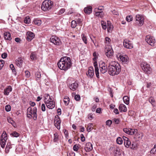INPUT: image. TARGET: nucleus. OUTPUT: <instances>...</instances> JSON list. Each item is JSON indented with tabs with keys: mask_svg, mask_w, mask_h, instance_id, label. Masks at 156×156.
<instances>
[{
	"mask_svg": "<svg viewBox=\"0 0 156 156\" xmlns=\"http://www.w3.org/2000/svg\"><path fill=\"white\" fill-rule=\"evenodd\" d=\"M58 65L61 70L67 71L71 68L72 65L70 58L67 56L62 57L58 62Z\"/></svg>",
	"mask_w": 156,
	"mask_h": 156,
	"instance_id": "nucleus-1",
	"label": "nucleus"
},
{
	"mask_svg": "<svg viewBox=\"0 0 156 156\" xmlns=\"http://www.w3.org/2000/svg\"><path fill=\"white\" fill-rule=\"evenodd\" d=\"M109 74L112 76L117 75L120 71V66L118 63L112 61L108 66Z\"/></svg>",
	"mask_w": 156,
	"mask_h": 156,
	"instance_id": "nucleus-2",
	"label": "nucleus"
},
{
	"mask_svg": "<svg viewBox=\"0 0 156 156\" xmlns=\"http://www.w3.org/2000/svg\"><path fill=\"white\" fill-rule=\"evenodd\" d=\"M53 3L51 0H45L42 3L41 6L42 9L44 11L50 10L52 7Z\"/></svg>",
	"mask_w": 156,
	"mask_h": 156,
	"instance_id": "nucleus-3",
	"label": "nucleus"
},
{
	"mask_svg": "<svg viewBox=\"0 0 156 156\" xmlns=\"http://www.w3.org/2000/svg\"><path fill=\"white\" fill-rule=\"evenodd\" d=\"M142 70L147 74H150L152 72V69L149 64L146 62H143L140 64Z\"/></svg>",
	"mask_w": 156,
	"mask_h": 156,
	"instance_id": "nucleus-4",
	"label": "nucleus"
},
{
	"mask_svg": "<svg viewBox=\"0 0 156 156\" xmlns=\"http://www.w3.org/2000/svg\"><path fill=\"white\" fill-rule=\"evenodd\" d=\"M93 56L94 58H93V60L94 61V65L95 68V72L97 78H99V68L98 67V63L96 61L97 59L98 58V54L94 52L93 53Z\"/></svg>",
	"mask_w": 156,
	"mask_h": 156,
	"instance_id": "nucleus-5",
	"label": "nucleus"
},
{
	"mask_svg": "<svg viewBox=\"0 0 156 156\" xmlns=\"http://www.w3.org/2000/svg\"><path fill=\"white\" fill-rule=\"evenodd\" d=\"M37 108L35 107L33 109L30 107H29L27 109V113H29L32 115H33V118L34 120L37 119Z\"/></svg>",
	"mask_w": 156,
	"mask_h": 156,
	"instance_id": "nucleus-6",
	"label": "nucleus"
},
{
	"mask_svg": "<svg viewBox=\"0 0 156 156\" xmlns=\"http://www.w3.org/2000/svg\"><path fill=\"white\" fill-rule=\"evenodd\" d=\"M144 20L143 16L137 14L136 16L135 23L139 26H141L144 24Z\"/></svg>",
	"mask_w": 156,
	"mask_h": 156,
	"instance_id": "nucleus-7",
	"label": "nucleus"
},
{
	"mask_svg": "<svg viewBox=\"0 0 156 156\" xmlns=\"http://www.w3.org/2000/svg\"><path fill=\"white\" fill-rule=\"evenodd\" d=\"M7 139V134L6 133L5 131H4L1 136L0 145L2 148H4Z\"/></svg>",
	"mask_w": 156,
	"mask_h": 156,
	"instance_id": "nucleus-8",
	"label": "nucleus"
},
{
	"mask_svg": "<svg viewBox=\"0 0 156 156\" xmlns=\"http://www.w3.org/2000/svg\"><path fill=\"white\" fill-rule=\"evenodd\" d=\"M118 59L121 61L122 63L124 64L126 63L128 61V57L126 55H123L120 53H118L116 55Z\"/></svg>",
	"mask_w": 156,
	"mask_h": 156,
	"instance_id": "nucleus-9",
	"label": "nucleus"
},
{
	"mask_svg": "<svg viewBox=\"0 0 156 156\" xmlns=\"http://www.w3.org/2000/svg\"><path fill=\"white\" fill-rule=\"evenodd\" d=\"M99 66L100 73L104 74L107 70V64L104 62H100L99 64Z\"/></svg>",
	"mask_w": 156,
	"mask_h": 156,
	"instance_id": "nucleus-10",
	"label": "nucleus"
},
{
	"mask_svg": "<svg viewBox=\"0 0 156 156\" xmlns=\"http://www.w3.org/2000/svg\"><path fill=\"white\" fill-rule=\"evenodd\" d=\"M50 41L51 42L56 45H59L61 44V41L59 38L54 36L51 37L50 39Z\"/></svg>",
	"mask_w": 156,
	"mask_h": 156,
	"instance_id": "nucleus-11",
	"label": "nucleus"
},
{
	"mask_svg": "<svg viewBox=\"0 0 156 156\" xmlns=\"http://www.w3.org/2000/svg\"><path fill=\"white\" fill-rule=\"evenodd\" d=\"M146 41L151 46H154L155 43V40L154 37L149 35H147L146 37Z\"/></svg>",
	"mask_w": 156,
	"mask_h": 156,
	"instance_id": "nucleus-12",
	"label": "nucleus"
},
{
	"mask_svg": "<svg viewBox=\"0 0 156 156\" xmlns=\"http://www.w3.org/2000/svg\"><path fill=\"white\" fill-rule=\"evenodd\" d=\"M54 125L58 129L60 128L61 121L59 117L57 115L55 116L54 121Z\"/></svg>",
	"mask_w": 156,
	"mask_h": 156,
	"instance_id": "nucleus-13",
	"label": "nucleus"
},
{
	"mask_svg": "<svg viewBox=\"0 0 156 156\" xmlns=\"http://www.w3.org/2000/svg\"><path fill=\"white\" fill-rule=\"evenodd\" d=\"M105 54L107 57L110 58L113 55V52L110 46L105 48Z\"/></svg>",
	"mask_w": 156,
	"mask_h": 156,
	"instance_id": "nucleus-14",
	"label": "nucleus"
},
{
	"mask_svg": "<svg viewBox=\"0 0 156 156\" xmlns=\"http://www.w3.org/2000/svg\"><path fill=\"white\" fill-rule=\"evenodd\" d=\"M124 47L128 49H131L133 48L132 44L131 42L127 39H125L123 41Z\"/></svg>",
	"mask_w": 156,
	"mask_h": 156,
	"instance_id": "nucleus-15",
	"label": "nucleus"
},
{
	"mask_svg": "<svg viewBox=\"0 0 156 156\" xmlns=\"http://www.w3.org/2000/svg\"><path fill=\"white\" fill-rule=\"evenodd\" d=\"M45 103L47 108L49 109H52L55 107V102L53 101L47 100L45 101Z\"/></svg>",
	"mask_w": 156,
	"mask_h": 156,
	"instance_id": "nucleus-16",
	"label": "nucleus"
},
{
	"mask_svg": "<svg viewBox=\"0 0 156 156\" xmlns=\"http://www.w3.org/2000/svg\"><path fill=\"white\" fill-rule=\"evenodd\" d=\"M123 131L126 133L130 135H133L135 134L137 132L136 129H128L127 128H124L123 129Z\"/></svg>",
	"mask_w": 156,
	"mask_h": 156,
	"instance_id": "nucleus-17",
	"label": "nucleus"
},
{
	"mask_svg": "<svg viewBox=\"0 0 156 156\" xmlns=\"http://www.w3.org/2000/svg\"><path fill=\"white\" fill-rule=\"evenodd\" d=\"M26 35L27 36V39L29 41H31L35 36L34 34L31 31L27 32Z\"/></svg>",
	"mask_w": 156,
	"mask_h": 156,
	"instance_id": "nucleus-18",
	"label": "nucleus"
},
{
	"mask_svg": "<svg viewBox=\"0 0 156 156\" xmlns=\"http://www.w3.org/2000/svg\"><path fill=\"white\" fill-rule=\"evenodd\" d=\"M84 149L86 152H89L92 150V145L90 143H87L86 144Z\"/></svg>",
	"mask_w": 156,
	"mask_h": 156,
	"instance_id": "nucleus-19",
	"label": "nucleus"
},
{
	"mask_svg": "<svg viewBox=\"0 0 156 156\" xmlns=\"http://www.w3.org/2000/svg\"><path fill=\"white\" fill-rule=\"evenodd\" d=\"M78 86V84L77 82H75L74 83L69 84V88L73 91L75 90Z\"/></svg>",
	"mask_w": 156,
	"mask_h": 156,
	"instance_id": "nucleus-20",
	"label": "nucleus"
},
{
	"mask_svg": "<svg viewBox=\"0 0 156 156\" xmlns=\"http://www.w3.org/2000/svg\"><path fill=\"white\" fill-rule=\"evenodd\" d=\"M12 88L10 86H9L7 88L5 89L4 90V94L6 95H8L9 93L12 91Z\"/></svg>",
	"mask_w": 156,
	"mask_h": 156,
	"instance_id": "nucleus-21",
	"label": "nucleus"
},
{
	"mask_svg": "<svg viewBox=\"0 0 156 156\" xmlns=\"http://www.w3.org/2000/svg\"><path fill=\"white\" fill-rule=\"evenodd\" d=\"M87 75L90 78H92L94 75V71L92 67H90L88 70L87 73H86Z\"/></svg>",
	"mask_w": 156,
	"mask_h": 156,
	"instance_id": "nucleus-22",
	"label": "nucleus"
},
{
	"mask_svg": "<svg viewBox=\"0 0 156 156\" xmlns=\"http://www.w3.org/2000/svg\"><path fill=\"white\" fill-rule=\"evenodd\" d=\"M4 36L5 40L10 41L12 39L11 35L9 32H6L4 34Z\"/></svg>",
	"mask_w": 156,
	"mask_h": 156,
	"instance_id": "nucleus-23",
	"label": "nucleus"
},
{
	"mask_svg": "<svg viewBox=\"0 0 156 156\" xmlns=\"http://www.w3.org/2000/svg\"><path fill=\"white\" fill-rule=\"evenodd\" d=\"M84 12L86 14H90L92 12V8L90 6L85 7L84 9Z\"/></svg>",
	"mask_w": 156,
	"mask_h": 156,
	"instance_id": "nucleus-24",
	"label": "nucleus"
},
{
	"mask_svg": "<svg viewBox=\"0 0 156 156\" xmlns=\"http://www.w3.org/2000/svg\"><path fill=\"white\" fill-rule=\"evenodd\" d=\"M23 60L20 58H18L16 60V64L19 67L21 66L23 64Z\"/></svg>",
	"mask_w": 156,
	"mask_h": 156,
	"instance_id": "nucleus-25",
	"label": "nucleus"
},
{
	"mask_svg": "<svg viewBox=\"0 0 156 156\" xmlns=\"http://www.w3.org/2000/svg\"><path fill=\"white\" fill-rule=\"evenodd\" d=\"M119 109L120 112H125L127 111V108L126 106L123 104H121L119 106Z\"/></svg>",
	"mask_w": 156,
	"mask_h": 156,
	"instance_id": "nucleus-26",
	"label": "nucleus"
},
{
	"mask_svg": "<svg viewBox=\"0 0 156 156\" xmlns=\"http://www.w3.org/2000/svg\"><path fill=\"white\" fill-rule=\"evenodd\" d=\"M135 135L134 138H136L137 139H141L143 136V134L140 133H138L137 130V132L136 133H135V134H134Z\"/></svg>",
	"mask_w": 156,
	"mask_h": 156,
	"instance_id": "nucleus-27",
	"label": "nucleus"
},
{
	"mask_svg": "<svg viewBox=\"0 0 156 156\" xmlns=\"http://www.w3.org/2000/svg\"><path fill=\"white\" fill-rule=\"evenodd\" d=\"M95 15L96 16L102 18L103 17L104 14L102 11H97L95 12Z\"/></svg>",
	"mask_w": 156,
	"mask_h": 156,
	"instance_id": "nucleus-28",
	"label": "nucleus"
},
{
	"mask_svg": "<svg viewBox=\"0 0 156 156\" xmlns=\"http://www.w3.org/2000/svg\"><path fill=\"white\" fill-rule=\"evenodd\" d=\"M123 100L124 103L128 105L129 103V98L127 96H125L123 98Z\"/></svg>",
	"mask_w": 156,
	"mask_h": 156,
	"instance_id": "nucleus-29",
	"label": "nucleus"
},
{
	"mask_svg": "<svg viewBox=\"0 0 156 156\" xmlns=\"http://www.w3.org/2000/svg\"><path fill=\"white\" fill-rule=\"evenodd\" d=\"M63 101L66 105H68L69 102V98L68 97L64 98Z\"/></svg>",
	"mask_w": 156,
	"mask_h": 156,
	"instance_id": "nucleus-30",
	"label": "nucleus"
},
{
	"mask_svg": "<svg viewBox=\"0 0 156 156\" xmlns=\"http://www.w3.org/2000/svg\"><path fill=\"white\" fill-rule=\"evenodd\" d=\"M35 24L37 26H40L41 24V21L40 20L38 19H35L34 21Z\"/></svg>",
	"mask_w": 156,
	"mask_h": 156,
	"instance_id": "nucleus-31",
	"label": "nucleus"
},
{
	"mask_svg": "<svg viewBox=\"0 0 156 156\" xmlns=\"http://www.w3.org/2000/svg\"><path fill=\"white\" fill-rule=\"evenodd\" d=\"M12 147L10 144H7L5 148V152L6 153H8L9 151V149L12 148Z\"/></svg>",
	"mask_w": 156,
	"mask_h": 156,
	"instance_id": "nucleus-32",
	"label": "nucleus"
},
{
	"mask_svg": "<svg viewBox=\"0 0 156 156\" xmlns=\"http://www.w3.org/2000/svg\"><path fill=\"white\" fill-rule=\"evenodd\" d=\"M93 124L92 123H89L87 125V130L88 132H90L93 129Z\"/></svg>",
	"mask_w": 156,
	"mask_h": 156,
	"instance_id": "nucleus-33",
	"label": "nucleus"
},
{
	"mask_svg": "<svg viewBox=\"0 0 156 156\" xmlns=\"http://www.w3.org/2000/svg\"><path fill=\"white\" fill-rule=\"evenodd\" d=\"M111 39L108 37H106L105 38V43L107 45H109L111 42Z\"/></svg>",
	"mask_w": 156,
	"mask_h": 156,
	"instance_id": "nucleus-34",
	"label": "nucleus"
},
{
	"mask_svg": "<svg viewBox=\"0 0 156 156\" xmlns=\"http://www.w3.org/2000/svg\"><path fill=\"white\" fill-rule=\"evenodd\" d=\"M24 22L26 23L29 24L30 23V17L28 16L26 17Z\"/></svg>",
	"mask_w": 156,
	"mask_h": 156,
	"instance_id": "nucleus-35",
	"label": "nucleus"
},
{
	"mask_svg": "<svg viewBox=\"0 0 156 156\" xmlns=\"http://www.w3.org/2000/svg\"><path fill=\"white\" fill-rule=\"evenodd\" d=\"M90 38L92 41V42L94 43V45L96 46V40L95 39V37L93 36L90 37Z\"/></svg>",
	"mask_w": 156,
	"mask_h": 156,
	"instance_id": "nucleus-36",
	"label": "nucleus"
},
{
	"mask_svg": "<svg viewBox=\"0 0 156 156\" xmlns=\"http://www.w3.org/2000/svg\"><path fill=\"white\" fill-rule=\"evenodd\" d=\"M30 58L32 60H35L36 59V55L35 52L31 53L30 55Z\"/></svg>",
	"mask_w": 156,
	"mask_h": 156,
	"instance_id": "nucleus-37",
	"label": "nucleus"
},
{
	"mask_svg": "<svg viewBox=\"0 0 156 156\" xmlns=\"http://www.w3.org/2000/svg\"><path fill=\"white\" fill-rule=\"evenodd\" d=\"M117 143L119 144H122L123 140L121 138L118 137L116 139Z\"/></svg>",
	"mask_w": 156,
	"mask_h": 156,
	"instance_id": "nucleus-38",
	"label": "nucleus"
},
{
	"mask_svg": "<svg viewBox=\"0 0 156 156\" xmlns=\"http://www.w3.org/2000/svg\"><path fill=\"white\" fill-rule=\"evenodd\" d=\"M36 79L37 80H39L41 77V74L40 72H37L36 73Z\"/></svg>",
	"mask_w": 156,
	"mask_h": 156,
	"instance_id": "nucleus-39",
	"label": "nucleus"
},
{
	"mask_svg": "<svg viewBox=\"0 0 156 156\" xmlns=\"http://www.w3.org/2000/svg\"><path fill=\"white\" fill-rule=\"evenodd\" d=\"M58 135L57 133H55L54 134L53 141L54 142H56L58 141Z\"/></svg>",
	"mask_w": 156,
	"mask_h": 156,
	"instance_id": "nucleus-40",
	"label": "nucleus"
},
{
	"mask_svg": "<svg viewBox=\"0 0 156 156\" xmlns=\"http://www.w3.org/2000/svg\"><path fill=\"white\" fill-rule=\"evenodd\" d=\"M76 22L75 20H73L71 23V27L72 28H74L76 26Z\"/></svg>",
	"mask_w": 156,
	"mask_h": 156,
	"instance_id": "nucleus-41",
	"label": "nucleus"
},
{
	"mask_svg": "<svg viewBox=\"0 0 156 156\" xmlns=\"http://www.w3.org/2000/svg\"><path fill=\"white\" fill-rule=\"evenodd\" d=\"M124 144L125 146L126 147H128L130 145L131 142L129 140H128L126 141L125 142H124Z\"/></svg>",
	"mask_w": 156,
	"mask_h": 156,
	"instance_id": "nucleus-42",
	"label": "nucleus"
},
{
	"mask_svg": "<svg viewBox=\"0 0 156 156\" xmlns=\"http://www.w3.org/2000/svg\"><path fill=\"white\" fill-rule=\"evenodd\" d=\"M82 39L84 42V43L86 44H87V38L85 36L84 34H82Z\"/></svg>",
	"mask_w": 156,
	"mask_h": 156,
	"instance_id": "nucleus-43",
	"label": "nucleus"
},
{
	"mask_svg": "<svg viewBox=\"0 0 156 156\" xmlns=\"http://www.w3.org/2000/svg\"><path fill=\"white\" fill-rule=\"evenodd\" d=\"M151 154H154L156 153V145H155L154 147L150 151Z\"/></svg>",
	"mask_w": 156,
	"mask_h": 156,
	"instance_id": "nucleus-44",
	"label": "nucleus"
},
{
	"mask_svg": "<svg viewBox=\"0 0 156 156\" xmlns=\"http://www.w3.org/2000/svg\"><path fill=\"white\" fill-rule=\"evenodd\" d=\"M126 20L128 22H130L133 20V17L130 16H129L126 17Z\"/></svg>",
	"mask_w": 156,
	"mask_h": 156,
	"instance_id": "nucleus-45",
	"label": "nucleus"
},
{
	"mask_svg": "<svg viewBox=\"0 0 156 156\" xmlns=\"http://www.w3.org/2000/svg\"><path fill=\"white\" fill-rule=\"evenodd\" d=\"M11 135L14 137H18L20 134L16 132H14L11 134Z\"/></svg>",
	"mask_w": 156,
	"mask_h": 156,
	"instance_id": "nucleus-46",
	"label": "nucleus"
},
{
	"mask_svg": "<svg viewBox=\"0 0 156 156\" xmlns=\"http://www.w3.org/2000/svg\"><path fill=\"white\" fill-rule=\"evenodd\" d=\"M114 154L115 156H119L120 154V153L119 151V150L116 149L114 151Z\"/></svg>",
	"mask_w": 156,
	"mask_h": 156,
	"instance_id": "nucleus-47",
	"label": "nucleus"
},
{
	"mask_svg": "<svg viewBox=\"0 0 156 156\" xmlns=\"http://www.w3.org/2000/svg\"><path fill=\"white\" fill-rule=\"evenodd\" d=\"M10 67L11 69V70H12V72L14 73H16V69L13 65L12 64H10Z\"/></svg>",
	"mask_w": 156,
	"mask_h": 156,
	"instance_id": "nucleus-48",
	"label": "nucleus"
},
{
	"mask_svg": "<svg viewBox=\"0 0 156 156\" xmlns=\"http://www.w3.org/2000/svg\"><path fill=\"white\" fill-rule=\"evenodd\" d=\"M101 24L102 28L104 30H105L107 28L106 23H104L103 22H101Z\"/></svg>",
	"mask_w": 156,
	"mask_h": 156,
	"instance_id": "nucleus-49",
	"label": "nucleus"
},
{
	"mask_svg": "<svg viewBox=\"0 0 156 156\" xmlns=\"http://www.w3.org/2000/svg\"><path fill=\"white\" fill-rule=\"evenodd\" d=\"M113 28V27L112 25H111V24L109 25V24H108V27H107V29H108V31L109 32H110V31H111Z\"/></svg>",
	"mask_w": 156,
	"mask_h": 156,
	"instance_id": "nucleus-50",
	"label": "nucleus"
},
{
	"mask_svg": "<svg viewBox=\"0 0 156 156\" xmlns=\"http://www.w3.org/2000/svg\"><path fill=\"white\" fill-rule=\"evenodd\" d=\"M74 98L76 101H79L80 100V97L79 95L77 94L75 96Z\"/></svg>",
	"mask_w": 156,
	"mask_h": 156,
	"instance_id": "nucleus-51",
	"label": "nucleus"
},
{
	"mask_svg": "<svg viewBox=\"0 0 156 156\" xmlns=\"http://www.w3.org/2000/svg\"><path fill=\"white\" fill-rule=\"evenodd\" d=\"M4 64V61L3 60H0V68H2Z\"/></svg>",
	"mask_w": 156,
	"mask_h": 156,
	"instance_id": "nucleus-52",
	"label": "nucleus"
},
{
	"mask_svg": "<svg viewBox=\"0 0 156 156\" xmlns=\"http://www.w3.org/2000/svg\"><path fill=\"white\" fill-rule=\"evenodd\" d=\"M78 149V146L77 144H75L73 147V149L74 151H77Z\"/></svg>",
	"mask_w": 156,
	"mask_h": 156,
	"instance_id": "nucleus-53",
	"label": "nucleus"
},
{
	"mask_svg": "<svg viewBox=\"0 0 156 156\" xmlns=\"http://www.w3.org/2000/svg\"><path fill=\"white\" fill-rule=\"evenodd\" d=\"M5 109L6 111L9 112L10 110L11 107L9 105H7L5 107Z\"/></svg>",
	"mask_w": 156,
	"mask_h": 156,
	"instance_id": "nucleus-54",
	"label": "nucleus"
},
{
	"mask_svg": "<svg viewBox=\"0 0 156 156\" xmlns=\"http://www.w3.org/2000/svg\"><path fill=\"white\" fill-rule=\"evenodd\" d=\"M8 121L9 123H11L13 126L14 124V122L11 119L9 118L8 119Z\"/></svg>",
	"mask_w": 156,
	"mask_h": 156,
	"instance_id": "nucleus-55",
	"label": "nucleus"
},
{
	"mask_svg": "<svg viewBox=\"0 0 156 156\" xmlns=\"http://www.w3.org/2000/svg\"><path fill=\"white\" fill-rule=\"evenodd\" d=\"M41 109L42 111L43 112H44L45 111L46 107L45 105L44 104H43L41 105Z\"/></svg>",
	"mask_w": 156,
	"mask_h": 156,
	"instance_id": "nucleus-56",
	"label": "nucleus"
},
{
	"mask_svg": "<svg viewBox=\"0 0 156 156\" xmlns=\"http://www.w3.org/2000/svg\"><path fill=\"white\" fill-rule=\"evenodd\" d=\"M25 76L27 77H29L30 75V72L28 71H25Z\"/></svg>",
	"mask_w": 156,
	"mask_h": 156,
	"instance_id": "nucleus-57",
	"label": "nucleus"
},
{
	"mask_svg": "<svg viewBox=\"0 0 156 156\" xmlns=\"http://www.w3.org/2000/svg\"><path fill=\"white\" fill-rule=\"evenodd\" d=\"M112 121L110 120H108L106 122V124L107 125L110 126L112 124Z\"/></svg>",
	"mask_w": 156,
	"mask_h": 156,
	"instance_id": "nucleus-58",
	"label": "nucleus"
},
{
	"mask_svg": "<svg viewBox=\"0 0 156 156\" xmlns=\"http://www.w3.org/2000/svg\"><path fill=\"white\" fill-rule=\"evenodd\" d=\"M97 107V105L96 104H94L92 106V108H91V110L93 112H94L95 110V109Z\"/></svg>",
	"mask_w": 156,
	"mask_h": 156,
	"instance_id": "nucleus-59",
	"label": "nucleus"
},
{
	"mask_svg": "<svg viewBox=\"0 0 156 156\" xmlns=\"http://www.w3.org/2000/svg\"><path fill=\"white\" fill-rule=\"evenodd\" d=\"M113 121L115 123L118 124L119 122V119H114L113 120Z\"/></svg>",
	"mask_w": 156,
	"mask_h": 156,
	"instance_id": "nucleus-60",
	"label": "nucleus"
},
{
	"mask_svg": "<svg viewBox=\"0 0 156 156\" xmlns=\"http://www.w3.org/2000/svg\"><path fill=\"white\" fill-rule=\"evenodd\" d=\"M104 9V7L102 6H99L97 9H95V11H96L97 10L101 11Z\"/></svg>",
	"mask_w": 156,
	"mask_h": 156,
	"instance_id": "nucleus-61",
	"label": "nucleus"
},
{
	"mask_svg": "<svg viewBox=\"0 0 156 156\" xmlns=\"http://www.w3.org/2000/svg\"><path fill=\"white\" fill-rule=\"evenodd\" d=\"M80 138L82 141L83 142L85 140V138L83 134H81L80 135Z\"/></svg>",
	"mask_w": 156,
	"mask_h": 156,
	"instance_id": "nucleus-62",
	"label": "nucleus"
},
{
	"mask_svg": "<svg viewBox=\"0 0 156 156\" xmlns=\"http://www.w3.org/2000/svg\"><path fill=\"white\" fill-rule=\"evenodd\" d=\"M7 57V54L6 53H3L2 55V57L3 58H5Z\"/></svg>",
	"mask_w": 156,
	"mask_h": 156,
	"instance_id": "nucleus-63",
	"label": "nucleus"
},
{
	"mask_svg": "<svg viewBox=\"0 0 156 156\" xmlns=\"http://www.w3.org/2000/svg\"><path fill=\"white\" fill-rule=\"evenodd\" d=\"M65 11V10L64 9L62 8L59 11V14H62Z\"/></svg>",
	"mask_w": 156,
	"mask_h": 156,
	"instance_id": "nucleus-64",
	"label": "nucleus"
}]
</instances>
